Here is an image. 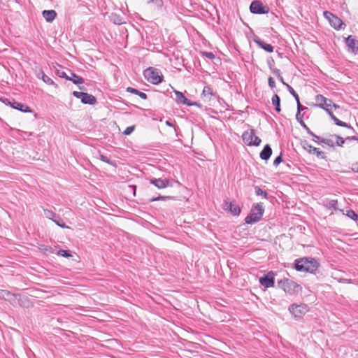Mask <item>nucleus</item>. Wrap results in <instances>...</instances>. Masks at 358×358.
Returning a JSON list of instances; mask_svg holds the SVG:
<instances>
[{"label":"nucleus","instance_id":"nucleus-35","mask_svg":"<svg viewBox=\"0 0 358 358\" xmlns=\"http://www.w3.org/2000/svg\"><path fill=\"white\" fill-rule=\"evenodd\" d=\"M321 142L329 147L333 148L334 147V142L333 140L329 138H324L321 140Z\"/></svg>","mask_w":358,"mask_h":358},{"label":"nucleus","instance_id":"nucleus-33","mask_svg":"<svg viewBox=\"0 0 358 358\" xmlns=\"http://www.w3.org/2000/svg\"><path fill=\"white\" fill-rule=\"evenodd\" d=\"M303 114H301V113H299V111H297L296 113V120L299 122V123L303 127H306V124H305V122H303Z\"/></svg>","mask_w":358,"mask_h":358},{"label":"nucleus","instance_id":"nucleus-46","mask_svg":"<svg viewBox=\"0 0 358 358\" xmlns=\"http://www.w3.org/2000/svg\"><path fill=\"white\" fill-rule=\"evenodd\" d=\"M261 139L258 136H255L252 141V145L258 146L261 143Z\"/></svg>","mask_w":358,"mask_h":358},{"label":"nucleus","instance_id":"nucleus-27","mask_svg":"<svg viewBox=\"0 0 358 358\" xmlns=\"http://www.w3.org/2000/svg\"><path fill=\"white\" fill-rule=\"evenodd\" d=\"M40 74H41V79H42V80H43V81L44 83H45L47 85H55L54 81H53V80H52L49 76H48L47 75H45V74L44 73V72H43V71H41V72L40 73Z\"/></svg>","mask_w":358,"mask_h":358},{"label":"nucleus","instance_id":"nucleus-26","mask_svg":"<svg viewBox=\"0 0 358 358\" xmlns=\"http://www.w3.org/2000/svg\"><path fill=\"white\" fill-rule=\"evenodd\" d=\"M330 117L334 122V123L338 126L344 127H350V126L348 125L346 122H344L340 120L334 114H330Z\"/></svg>","mask_w":358,"mask_h":358},{"label":"nucleus","instance_id":"nucleus-45","mask_svg":"<svg viewBox=\"0 0 358 358\" xmlns=\"http://www.w3.org/2000/svg\"><path fill=\"white\" fill-rule=\"evenodd\" d=\"M57 76L60 78H64L66 80L69 79V76L65 71H57Z\"/></svg>","mask_w":358,"mask_h":358},{"label":"nucleus","instance_id":"nucleus-36","mask_svg":"<svg viewBox=\"0 0 358 358\" xmlns=\"http://www.w3.org/2000/svg\"><path fill=\"white\" fill-rule=\"evenodd\" d=\"M135 127H136L135 125L128 127L124 129V131L122 132V134L125 136H129L134 131Z\"/></svg>","mask_w":358,"mask_h":358},{"label":"nucleus","instance_id":"nucleus-37","mask_svg":"<svg viewBox=\"0 0 358 358\" xmlns=\"http://www.w3.org/2000/svg\"><path fill=\"white\" fill-rule=\"evenodd\" d=\"M328 205H329V208H332L334 210H337L338 209V201L336 200V199L330 200L329 201Z\"/></svg>","mask_w":358,"mask_h":358},{"label":"nucleus","instance_id":"nucleus-11","mask_svg":"<svg viewBox=\"0 0 358 358\" xmlns=\"http://www.w3.org/2000/svg\"><path fill=\"white\" fill-rule=\"evenodd\" d=\"M222 208L225 211L229 212L232 215L238 216L241 213V208L233 202L225 200L223 203Z\"/></svg>","mask_w":358,"mask_h":358},{"label":"nucleus","instance_id":"nucleus-57","mask_svg":"<svg viewBox=\"0 0 358 358\" xmlns=\"http://www.w3.org/2000/svg\"><path fill=\"white\" fill-rule=\"evenodd\" d=\"M80 90H85L86 89L84 87L79 86L78 87Z\"/></svg>","mask_w":358,"mask_h":358},{"label":"nucleus","instance_id":"nucleus-40","mask_svg":"<svg viewBox=\"0 0 358 358\" xmlns=\"http://www.w3.org/2000/svg\"><path fill=\"white\" fill-rule=\"evenodd\" d=\"M201 54L209 59H213L215 57V55L211 52H202Z\"/></svg>","mask_w":358,"mask_h":358},{"label":"nucleus","instance_id":"nucleus-20","mask_svg":"<svg viewBox=\"0 0 358 358\" xmlns=\"http://www.w3.org/2000/svg\"><path fill=\"white\" fill-rule=\"evenodd\" d=\"M42 15L48 22L53 21L57 16V13L54 10H44L42 12Z\"/></svg>","mask_w":358,"mask_h":358},{"label":"nucleus","instance_id":"nucleus-32","mask_svg":"<svg viewBox=\"0 0 358 358\" xmlns=\"http://www.w3.org/2000/svg\"><path fill=\"white\" fill-rule=\"evenodd\" d=\"M58 256L64 257H72V252L70 250H59L57 253Z\"/></svg>","mask_w":358,"mask_h":358},{"label":"nucleus","instance_id":"nucleus-44","mask_svg":"<svg viewBox=\"0 0 358 358\" xmlns=\"http://www.w3.org/2000/svg\"><path fill=\"white\" fill-rule=\"evenodd\" d=\"M296 103H297V111H299V113H301V110H307L308 109L307 107L303 106L301 105L299 99L298 100H296Z\"/></svg>","mask_w":358,"mask_h":358},{"label":"nucleus","instance_id":"nucleus-34","mask_svg":"<svg viewBox=\"0 0 358 358\" xmlns=\"http://www.w3.org/2000/svg\"><path fill=\"white\" fill-rule=\"evenodd\" d=\"M286 87L289 92L294 97L295 100H298L299 96L298 94L294 91V90L289 85H286Z\"/></svg>","mask_w":358,"mask_h":358},{"label":"nucleus","instance_id":"nucleus-50","mask_svg":"<svg viewBox=\"0 0 358 358\" xmlns=\"http://www.w3.org/2000/svg\"><path fill=\"white\" fill-rule=\"evenodd\" d=\"M303 128L306 130V131L308 134H310L311 136H313L314 133L309 129V127L307 125L306 127H304Z\"/></svg>","mask_w":358,"mask_h":358},{"label":"nucleus","instance_id":"nucleus-9","mask_svg":"<svg viewBox=\"0 0 358 358\" xmlns=\"http://www.w3.org/2000/svg\"><path fill=\"white\" fill-rule=\"evenodd\" d=\"M315 101L317 102V106L321 108H324L327 107H334V108H337L339 106L336 103H334L332 100L324 97L322 94H318L315 96Z\"/></svg>","mask_w":358,"mask_h":358},{"label":"nucleus","instance_id":"nucleus-19","mask_svg":"<svg viewBox=\"0 0 358 358\" xmlns=\"http://www.w3.org/2000/svg\"><path fill=\"white\" fill-rule=\"evenodd\" d=\"M272 155V149L271 146L267 144L266 145L263 150L261 151L259 154V157L262 159L267 161L271 157V155Z\"/></svg>","mask_w":358,"mask_h":358},{"label":"nucleus","instance_id":"nucleus-47","mask_svg":"<svg viewBox=\"0 0 358 358\" xmlns=\"http://www.w3.org/2000/svg\"><path fill=\"white\" fill-rule=\"evenodd\" d=\"M268 85L271 88H275V80L272 77H269L268 79Z\"/></svg>","mask_w":358,"mask_h":358},{"label":"nucleus","instance_id":"nucleus-56","mask_svg":"<svg viewBox=\"0 0 358 358\" xmlns=\"http://www.w3.org/2000/svg\"><path fill=\"white\" fill-rule=\"evenodd\" d=\"M348 138V139H350V140H356V139H357L355 136H352V137H351V138L348 137V138Z\"/></svg>","mask_w":358,"mask_h":358},{"label":"nucleus","instance_id":"nucleus-54","mask_svg":"<svg viewBox=\"0 0 358 358\" xmlns=\"http://www.w3.org/2000/svg\"><path fill=\"white\" fill-rule=\"evenodd\" d=\"M278 79H279V80H280V81L283 85H285V86H286V85H287V83H285L284 82L283 78L282 77V76H281V75H280V77H278Z\"/></svg>","mask_w":358,"mask_h":358},{"label":"nucleus","instance_id":"nucleus-4","mask_svg":"<svg viewBox=\"0 0 358 358\" xmlns=\"http://www.w3.org/2000/svg\"><path fill=\"white\" fill-rule=\"evenodd\" d=\"M144 76L148 82L154 85H157L162 83L164 78L160 70L154 67H149L145 69L144 71Z\"/></svg>","mask_w":358,"mask_h":358},{"label":"nucleus","instance_id":"nucleus-17","mask_svg":"<svg viewBox=\"0 0 358 358\" xmlns=\"http://www.w3.org/2000/svg\"><path fill=\"white\" fill-rule=\"evenodd\" d=\"M255 136V130L252 129H248L244 131L242 134V138L245 143H246L248 146L252 145V141Z\"/></svg>","mask_w":358,"mask_h":358},{"label":"nucleus","instance_id":"nucleus-7","mask_svg":"<svg viewBox=\"0 0 358 358\" xmlns=\"http://www.w3.org/2000/svg\"><path fill=\"white\" fill-rule=\"evenodd\" d=\"M72 94L77 99H80L84 104L94 105L96 103V99L92 94L78 91H73Z\"/></svg>","mask_w":358,"mask_h":358},{"label":"nucleus","instance_id":"nucleus-16","mask_svg":"<svg viewBox=\"0 0 358 358\" xmlns=\"http://www.w3.org/2000/svg\"><path fill=\"white\" fill-rule=\"evenodd\" d=\"M150 182L154 185L158 189H163L166 187L172 186V183L168 179H162V178H151L150 179Z\"/></svg>","mask_w":358,"mask_h":358},{"label":"nucleus","instance_id":"nucleus-1","mask_svg":"<svg viewBox=\"0 0 358 358\" xmlns=\"http://www.w3.org/2000/svg\"><path fill=\"white\" fill-rule=\"evenodd\" d=\"M319 265L315 258L303 257L295 260L294 268L300 272L313 273L317 270Z\"/></svg>","mask_w":358,"mask_h":358},{"label":"nucleus","instance_id":"nucleus-60","mask_svg":"<svg viewBox=\"0 0 358 358\" xmlns=\"http://www.w3.org/2000/svg\"><path fill=\"white\" fill-rule=\"evenodd\" d=\"M357 140H358V138H357Z\"/></svg>","mask_w":358,"mask_h":358},{"label":"nucleus","instance_id":"nucleus-13","mask_svg":"<svg viewBox=\"0 0 358 358\" xmlns=\"http://www.w3.org/2000/svg\"><path fill=\"white\" fill-rule=\"evenodd\" d=\"M5 103L13 108L18 110L22 113H32L31 109L27 105L22 103L17 102L14 100L11 101L7 99H6Z\"/></svg>","mask_w":358,"mask_h":358},{"label":"nucleus","instance_id":"nucleus-51","mask_svg":"<svg viewBox=\"0 0 358 358\" xmlns=\"http://www.w3.org/2000/svg\"><path fill=\"white\" fill-rule=\"evenodd\" d=\"M352 169L354 172L358 173V162L353 164Z\"/></svg>","mask_w":358,"mask_h":358},{"label":"nucleus","instance_id":"nucleus-31","mask_svg":"<svg viewBox=\"0 0 358 358\" xmlns=\"http://www.w3.org/2000/svg\"><path fill=\"white\" fill-rule=\"evenodd\" d=\"M255 191L257 196H262L264 199H268V193L262 190L259 187L255 186Z\"/></svg>","mask_w":358,"mask_h":358},{"label":"nucleus","instance_id":"nucleus-24","mask_svg":"<svg viewBox=\"0 0 358 358\" xmlns=\"http://www.w3.org/2000/svg\"><path fill=\"white\" fill-rule=\"evenodd\" d=\"M127 92H130L131 94H136L143 99H146L148 98V96L145 93L141 92V91L138 90L137 89H135V88H133L131 87H128L127 88Z\"/></svg>","mask_w":358,"mask_h":358},{"label":"nucleus","instance_id":"nucleus-52","mask_svg":"<svg viewBox=\"0 0 358 358\" xmlns=\"http://www.w3.org/2000/svg\"><path fill=\"white\" fill-rule=\"evenodd\" d=\"M128 188L133 191L134 195H135L136 193V186L135 185H129Z\"/></svg>","mask_w":358,"mask_h":358},{"label":"nucleus","instance_id":"nucleus-25","mask_svg":"<svg viewBox=\"0 0 358 358\" xmlns=\"http://www.w3.org/2000/svg\"><path fill=\"white\" fill-rule=\"evenodd\" d=\"M110 20L115 24H122L124 22V19L120 15L112 13L110 15Z\"/></svg>","mask_w":358,"mask_h":358},{"label":"nucleus","instance_id":"nucleus-53","mask_svg":"<svg viewBox=\"0 0 358 358\" xmlns=\"http://www.w3.org/2000/svg\"><path fill=\"white\" fill-rule=\"evenodd\" d=\"M323 109H324V110H325L327 112V113H328V115H329V116H330V114H333V113H332V111H331V110L330 107H327V108H323Z\"/></svg>","mask_w":358,"mask_h":358},{"label":"nucleus","instance_id":"nucleus-49","mask_svg":"<svg viewBox=\"0 0 358 358\" xmlns=\"http://www.w3.org/2000/svg\"><path fill=\"white\" fill-rule=\"evenodd\" d=\"M273 73L275 76H277V77H280L281 73H280V71L279 69H273Z\"/></svg>","mask_w":358,"mask_h":358},{"label":"nucleus","instance_id":"nucleus-55","mask_svg":"<svg viewBox=\"0 0 358 358\" xmlns=\"http://www.w3.org/2000/svg\"><path fill=\"white\" fill-rule=\"evenodd\" d=\"M166 124L169 127H173V124L170 121H166Z\"/></svg>","mask_w":358,"mask_h":358},{"label":"nucleus","instance_id":"nucleus-41","mask_svg":"<svg viewBox=\"0 0 358 358\" xmlns=\"http://www.w3.org/2000/svg\"><path fill=\"white\" fill-rule=\"evenodd\" d=\"M335 137L336 138V145L338 146H342L345 143V140L343 139V138H342L339 136H337V135H336Z\"/></svg>","mask_w":358,"mask_h":358},{"label":"nucleus","instance_id":"nucleus-23","mask_svg":"<svg viewBox=\"0 0 358 358\" xmlns=\"http://www.w3.org/2000/svg\"><path fill=\"white\" fill-rule=\"evenodd\" d=\"M271 101H272L273 105L275 107V111L277 113H280L281 111V108H280V96L277 94H275L272 96Z\"/></svg>","mask_w":358,"mask_h":358},{"label":"nucleus","instance_id":"nucleus-8","mask_svg":"<svg viewBox=\"0 0 358 358\" xmlns=\"http://www.w3.org/2000/svg\"><path fill=\"white\" fill-rule=\"evenodd\" d=\"M250 10L254 14H266L268 13L269 8L259 1H253L250 6Z\"/></svg>","mask_w":358,"mask_h":358},{"label":"nucleus","instance_id":"nucleus-6","mask_svg":"<svg viewBox=\"0 0 358 358\" xmlns=\"http://www.w3.org/2000/svg\"><path fill=\"white\" fill-rule=\"evenodd\" d=\"M324 16L329 20L331 26L336 30L343 29L345 27L343 20L329 11H324Z\"/></svg>","mask_w":358,"mask_h":358},{"label":"nucleus","instance_id":"nucleus-28","mask_svg":"<svg viewBox=\"0 0 358 358\" xmlns=\"http://www.w3.org/2000/svg\"><path fill=\"white\" fill-rule=\"evenodd\" d=\"M44 215L46 217V218L51 220L53 222V220H55V218L58 216L56 213H55L53 211L45 209L44 210Z\"/></svg>","mask_w":358,"mask_h":358},{"label":"nucleus","instance_id":"nucleus-5","mask_svg":"<svg viewBox=\"0 0 358 358\" xmlns=\"http://www.w3.org/2000/svg\"><path fill=\"white\" fill-rule=\"evenodd\" d=\"M289 311L294 317L301 318L309 311V308L305 303H292L289 307Z\"/></svg>","mask_w":358,"mask_h":358},{"label":"nucleus","instance_id":"nucleus-18","mask_svg":"<svg viewBox=\"0 0 358 358\" xmlns=\"http://www.w3.org/2000/svg\"><path fill=\"white\" fill-rule=\"evenodd\" d=\"M254 42L261 48L266 51L267 52H273V46L271 44L266 43L262 41L259 37L255 36L253 38Z\"/></svg>","mask_w":358,"mask_h":358},{"label":"nucleus","instance_id":"nucleus-22","mask_svg":"<svg viewBox=\"0 0 358 358\" xmlns=\"http://www.w3.org/2000/svg\"><path fill=\"white\" fill-rule=\"evenodd\" d=\"M202 96L210 101L211 96H215V93L210 86H205L202 92Z\"/></svg>","mask_w":358,"mask_h":358},{"label":"nucleus","instance_id":"nucleus-10","mask_svg":"<svg viewBox=\"0 0 358 358\" xmlns=\"http://www.w3.org/2000/svg\"><path fill=\"white\" fill-rule=\"evenodd\" d=\"M259 283L266 288L273 287L275 285V274L273 271L268 272L259 278Z\"/></svg>","mask_w":358,"mask_h":358},{"label":"nucleus","instance_id":"nucleus-3","mask_svg":"<svg viewBox=\"0 0 358 358\" xmlns=\"http://www.w3.org/2000/svg\"><path fill=\"white\" fill-rule=\"evenodd\" d=\"M278 286L289 294H294L298 293L301 287L294 281L288 278H284L278 281Z\"/></svg>","mask_w":358,"mask_h":358},{"label":"nucleus","instance_id":"nucleus-12","mask_svg":"<svg viewBox=\"0 0 358 358\" xmlns=\"http://www.w3.org/2000/svg\"><path fill=\"white\" fill-rule=\"evenodd\" d=\"M303 148L310 154L315 155L318 158L324 159L326 157L324 152L320 150L311 145H310L307 141H303L301 143Z\"/></svg>","mask_w":358,"mask_h":358},{"label":"nucleus","instance_id":"nucleus-2","mask_svg":"<svg viewBox=\"0 0 358 358\" xmlns=\"http://www.w3.org/2000/svg\"><path fill=\"white\" fill-rule=\"evenodd\" d=\"M264 209L262 203H256L252 206L250 213L245 218L246 224H253L259 222L264 214Z\"/></svg>","mask_w":358,"mask_h":358},{"label":"nucleus","instance_id":"nucleus-59","mask_svg":"<svg viewBox=\"0 0 358 358\" xmlns=\"http://www.w3.org/2000/svg\"><path fill=\"white\" fill-rule=\"evenodd\" d=\"M348 128H349V129H352V131H355V129H353V128H352V127H348Z\"/></svg>","mask_w":358,"mask_h":358},{"label":"nucleus","instance_id":"nucleus-21","mask_svg":"<svg viewBox=\"0 0 358 358\" xmlns=\"http://www.w3.org/2000/svg\"><path fill=\"white\" fill-rule=\"evenodd\" d=\"M69 72H70L71 76H69V79H68V80L72 81L73 83H74L76 85H80V84L84 83V79L83 78L78 76V75H76V73L72 72L71 70H69Z\"/></svg>","mask_w":358,"mask_h":358},{"label":"nucleus","instance_id":"nucleus-15","mask_svg":"<svg viewBox=\"0 0 358 358\" xmlns=\"http://www.w3.org/2000/svg\"><path fill=\"white\" fill-rule=\"evenodd\" d=\"M345 44L348 47V50L352 53L358 52V41L354 38L352 36H348L345 38Z\"/></svg>","mask_w":358,"mask_h":358},{"label":"nucleus","instance_id":"nucleus-42","mask_svg":"<svg viewBox=\"0 0 358 358\" xmlns=\"http://www.w3.org/2000/svg\"><path fill=\"white\" fill-rule=\"evenodd\" d=\"M148 3H154L158 8H162L164 4L162 0H149Z\"/></svg>","mask_w":358,"mask_h":358},{"label":"nucleus","instance_id":"nucleus-29","mask_svg":"<svg viewBox=\"0 0 358 358\" xmlns=\"http://www.w3.org/2000/svg\"><path fill=\"white\" fill-rule=\"evenodd\" d=\"M346 215L358 224V215L353 210H347Z\"/></svg>","mask_w":358,"mask_h":358},{"label":"nucleus","instance_id":"nucleus-30","mask_svg":"<svg viewBox=\"0 0 358 358\" xmlns=\"http://www.w3.org/2000/svg\"><path fill=\"white\" fill-rule=\"evenodd\" d=\"M53 222L59 227L63 229L69 228L66 224L64 222L63 220L58 215L55 220H53Z\"/></svg>","mask_w":358,"mask_h":358},{"label":"nucleus","instance_id":"nucleus-48","mask_svg":"<svg viewBox=\"0 0 358 358\" xmlns=\"http://www.w3.org/2000/svg\"><path fill=\"white\" fill-rule=\"evenodd\" d=\"M313 140L315 143H317L318 144H321V143H322L321 142V140H322V139H324V138H321V137H320V136H317V135H316V134H313Z\"/></svg>","mask_w":358,"mask_h":358},{"label":"nucleus","instance_id":"nucleus-38","mask_svg":"<svg viewBox=\"0 0 358 358\" xmlns=\"http://www.w3.org/2000/svg\"><path fill=\"white\" fill-rule=\"evenodd\" d=\"M100 159L102 161V162H104L108 164H110V165H113L114 164V162H112L108 157L103 155H100Z\"/></svg>","mask_w":358,"mask_h":358},{"label":"nucleus","instance_id":"nucleus-43","mask_svg":"<svg viewBox=\"0 0 358 358\" xmlns=\"http://www.w3.org/2000/svg\"><path fill=\"white\" fill-rule=\"evenodd\" d=\"M282 162V154H280L279 156H278L277 157H275V159H274L273 161V165L275 166H278L281 162Z\"/></svg>","mask_w":358,"mask_h":358},{"label":"nucleus","instance_id":"nucleus-39","mask_svg":"<svg viewBox=\"0 0 358 358\" xmlns=\"http://www.w3.org/2000/svg\"><path fill=\"white\" fill-rule=\"evenodd\" d=\"M172 197L169 196H159L157 197H154L150 199V201H159V200H166V199H171Z\"/></svg>","mask_w":358,"mask_h":358},{"label":"nucleus","instance_id":"nucleus-14","mask_svg":"<svg viewBox=\"0 0 358 358\" xmlns=\"http://www.w3.org/2000/svg\"><path fill=\"white\" fill-rule=\"evenodd\" d=\"M174 93L176 95V101L178 104H184L188 106H199V104L196 102H192L189 99H187L184 94L182 93L181 92L174 90Z\"/></svg>","mask_w":358,"mask_h":358},{"label":"nucleus","instance_id":"nucleus-58","mask_svg":"<svg viewBox=\"0 0 358 358\" xmlns=\"http://www.w3.org/2000/svg\"><path fill=\"white\" fill-rule=\"evenodd\" d=\"M1 292H5V293L6 294V295H9V294H10V293H9L8 292H5V291H3V290H2Z\"/></svg>","mask_w":358,"mask_h":358}]
</instances>
